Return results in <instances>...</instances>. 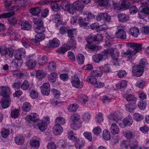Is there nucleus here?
<instances>
[{"label":"nucleus","mask_w":149,"mask_h":149,"mask_svg":"<svg viewBox=\"0 0 149 149\" xmlns=\"http://www.w3.org/2000/svg\"><path fill=\"white\" fill-rule=\"evenodd\" d=\"M128 46L134 49L133 50H128L124 52L123 54L128 56L129 60L132 59V56L135 55L138 52L141 51L142 44L134 42H130L128 43Z\"/></svg>","instance_id":"nucleus-1"},{"label":"nucleus","mask_w":149,"mask_h":149,"mask_svg":"<svg viewBox=\"0 0 149 149\" xmlns=\"http://www.w3.org/2000/svg\"><path fill=\"white\" fill-rule=\"evenodd\" d=\"M5 6L6 8H9L11 5V2L8 1V0H3ZM19 8L17 6H14L10 8H7L8 11H10L9 12L3 13L0 15V18H6L9 17L14 15L15 12L16 11L19 9Z\"/></svg>","instance_id":"nucleus-2"},{"label":"nucleus","mask_w":149,"mask_h":149,"mask_svg":"<svg viewBox=\"0 0 149 149\" xmlns=\"http://www.w3.org/2000/svg\"><path fill=\"white\" fill-rule=\"evenodd\" d=\"M132 71L134 76L137 77H140L143 73V67L141 65H134L132 68Z\"/></svg>","instance_id":"nucleus-3"},{"label":"nucleus","mask_w":149,"mask_h":149,"mask_svg":"<svg viewBox=\"0 0 149 149\" xmlns=\"http://www.w3.org/2000/svg\"><path fill=\"white\" fill-rule=\"evenodd\" d=\"M60 44V41L57 38H54L49 41L48 43L45 44L44 48H55L58 47Z\"/></svg>","instance_id":"nucleus-4"},{"label":"nucleus","mask_w":149,"mask_h":149,"mask_svg":"<svg viewBox=\"0 0 149 149\" xmlns=\"http://www.w3.org/2000/svg\"><path fill=\"white\" fill-rule=\"evenodd\" d=\"M71 83L73 86L77 88H81L83 86V84L80 81L79 78L77 76H74L72 79Z\"/></svg>","instance_id":"nucleus-5"},{"label":"nucleus","mask_w":149,"mask_h":149,"mask_svg":"<svg viewBox=\"0 0 149 149\" xmlns=\"http://www.w3.org/2000/svg\"><path fill=\"white\" fill-rule=\"evenodd\" d=\"M11 101L9 96L3 97L1 101V104L2 107L6 108L9 107Z\"/></svg>","instance_id":"nucleus-6"},{"label":"nucleus","mask_w":149,"mask_h":149,"mask_svg":"<svg viewBox=\"0 0 149 149\" xmlns=\"http://www.w3.org/2000/svg\"><path fill=\"white\" fill-rule=\"evenodd\" d=\"M51 91L54 95V98L51 100L52 103L53 105L56 106L58 103L57 99L59 97L60 95V93L57 89H52Z\"/></svg>","instance_id":"nucleus-7"},{"label":"nucleus","mask_w":149,"mask_h":149,"mask_svg":"<svg viewBox=\"0 0 149 149\" xmlns=\"http://www.w3.org/2000/svg\"><path fill=\"white\" fill-rule=\"evenodd\" d=\"M41 92L43 95H48L50 92V84L48 82L44 83L40 87Z\"/></svg>","instance_id":"nucleus-8"},{"label":"nucleus","mask_w":149,"mask_h":149,"mask_svg":"<svg viewBox=\"0 0 149 149\" xmlns=\"http://www.w3.org/2000/svg\"><path fill=\"white\" fill-rule=\"evenodd\" d=\"M77 43L76 40L74 39H70L66 44L65 45L68 50L74 49H76Z\"/></svg>","instance_id":"nucleus-9"},{"label":"nucleus","mask_w":149,"mask_h":149,"mask_svg":"<svg viewBox=\"0 0 149 149\" xmlns=\"http://www.w3.org/2000/svg\"><path fill=\"white\" fill-rule=\"evenodd\" d=\"M39 118L38 115L36 113H31L30 114L28 115L25 118L26 121L29 123L31 121L36 122Z\"/></svg>","instance_id":"nucleus-10"},{"label":"nucleus","mask_w":149,"mask_h":149,"mask_svg":"<svg viewBox=\"0 0 149 149\" xmlns=\"http://www.w3.org/2000/svg\"><path fill=\"white\" fill-rule=\"evenodd\" d=\"M97 21L104 20L106 22H109L111 20V17L109 15L106 13H100L96 18Z\"/></svg>","instance_id":"nucleus-11"},{"label":"nucleus","mask_w":149,"mask_h":149,"mask_svg":"<svg viewBox=\"0 0 149 149\" xmlns=\"http://www.w3.org/2000/svg\"><path fill=\"white\" fill-rule=\"evenodd\" d=\"M63 128L59 124H56L53 127V132L55 135L60 134L63 132Z\"/></svg>","instance_id":"nucleus-12"},{"label":"nucleus","mask_w":149,"mask_h":149,"mask_svg":"<svg viewBox=\"0 0 149 149\" xmlns=\"http://www.w3.org/2000/svg\"><path fill=\"white\" fill-rule=\"evenodd\" d=\"M37 61L33 59H29L25 62L26 66L28 69H33L37 64Z\"/></svg>","instance_id":"nucleus-13"},{"label":"nucleus","mask_w":149,"mask_h":149,"mask_svg":"<svg viewBox=\"0 0 149 149\" xmlns=\"http://www.w3.org/2000/svg\"><path fill=\"white\" fill-rule=\"evenodd\" d=\"M10 91L7 86H2L0 87V95L3 97L9 96Z\"/></svg>","instance_id":"nucleus-14"},{"label":"nucleus","mask_w":149,"mask_h":149,"mask_svg":"<svg viewBox=\"0 0 149 149\" xmlns=\"http://www.w3.org/2000/svg\"><path fill=\"white\" fill-rule=\"evenodd\" d=\"M120 113L118 112H114L109 115V119L110 120L117 122L120 118Z\"/></svg>","instance_id":"nucleus-15"},{"label":"nucleus","mask_w":149,"mask_h":149,"mask_svg":"<svg viewBox=\"0 0 149 149\" xmlns=\"http://www.w3.org/2000/svg\"><path fill=\"white\" fill-rule=\"evenodd\" d=\"M127 101L130 104H134L136 101V98L133 95H128L125 97Z\"/></svg>","instance_id":"nucleus-16"},{"label":"nucleus","mask_w":149,"mask_h":149,"mask_svg":"<svg viewBox=\"0 0 149 149\" xmlns=\"http://www.w3.org/2000/svg\"><path fill=\"white\" fill-rule=\"evenodd\" d=\"M110 130L111 132L113 135L118 134L120 132L119 127L115 123L112 124Z\"/></svg>","instance_id":"nucleus-17"},{"label":"nucleus","mask_w":149,"mask_h":149,"mask_svg":"<svg viewBox=\"0 0 149 149\" xmlns=\"http://www.w3.org/2000/svg\"><path fill=\"white\" fill-rule=\"evenodd\" d=\"M116 35L117 37L122 39H125L126 38V33L123 29H119L118 32L116 33Z\"/></svg>","instance_id":"nucleus-18"},{"label":"nucleus","mask_w":149,"mask_h":149,"mask_svg":"<svg viewBox=\"0 0 149 149\" xmlns=\"http://www.w3.org/2000/svg\"><path fill=\"white\" fill-rule=\"evenodd\" d=\"M24 138L22 135H19L15 139V141L16 144L20 145L23 144L24 141Z\"/></svg>","instance_id":"nucleus-19"},{"label":"nucleus","mask_w":149,"mask_h":149,"mask_svg":"<svg viewBox=\"0 0 149 149\" xmlns=\"http://www.w3.org/2000/svg\"><path fill=\"white\" fill-rule=\"evenodd\" d=\"M14 51V49L11 47L6 48L5 51V53L3 55L5 56L7 58H11L13 55Z\"/></svg>","instance_id":"nucleus-20"},{"label":"nucleus","mask_w":149,"mask_h":149,"mask_svg":"<svg viewBox=\"0 0 149 149\" xmlns=\"http://www.w3.org/2000/svg\"><path fill=\"white\" fill-rule=\"evenodd\" d=\"M46 76V74L42 70H38L36 72V77L39 80H41Z\"/></svg>","instance_id":"nucleus-21"},{"label":"nucleus","mask_w":149,"mask_h":149,"mask_svg":"<svg viewBox=\"0 0 149 149\" xmlns=\"http://www.w3.org/2000/svg\"><path fill=\"white\" fill-rule=\"evenodd\" d=\"M21 26V29L27 30L31 29L32 27L31 24L26 21L22 22Z\"/></svg>","instance_id":"nucleus-22"},{"label":"nucleus","mask_w":149,"mask_h":149,"mask_svg":"<svg viewBox=\"0 0 149 149\" xmlns=\"http://www.w3.org/2000/svg\"><path fill=\"white\" fill-rule=\"evenodd\" d=\"M103 56V54H100L94 55L92 57V60L95 62L98 63L102 60Z\"/></svg>","instance_id":"nucleus-23"},{"label":"nucleus","mask_w":149,"mask_h":149,"mask_svg":"<svg viewBox=\"0 0 149 149\" xmlns=\"http://www.w3.org/2000/svg\"><path fill=\"white\" fill-rule=\"evenodd\" d=\"M133 122V120L132 116H128L125 118L123 121V123L125 126L131 125Z\"/></svg>","instance_id":"nucleus-24"},{"label":"nucleus","mask_w":149,"mask_h":149,"mask_svg":"<svg viewBox=\"0 0 149 149\" xmlns=\"http://www.w3.org/2000/svg\"><path fill=\"white\" fill-rule=\"evenodd\" d=\"M11 31L10 37L13 38L15 40L19 39L21 38L20 35L16 31L14 30L12 27H10Z\"/></svg>","instance_id":"nucleus-25"},{"label":"nucleus","mask_w":149,"mask_h":149,"mask_svg":"<svg viewBox=\"0 0 149 149\" xmlns=\"http://www.w3.org/2000/svg\"><path fill=\"white\" fill-rule=\"evenodd\" d=\"M41 10V8L37 7L32 8L30 11V13L33 15L37 16L40 13Z\"/></svg>","instance_id":"nucleus-26"},{"label":"nucleus","mask_w":149,"mask_h":149,"mask_svg":"<svg viewBox=\"0 0 149 149\" xmlns=\"http://www.w3.org/2000/svg\"><path fill=\"white\" fill-rule=\"evenodd\" d=\"M45 35L43 33H37L35 35V39L33 40V41L36 43L44 39Z\"/></svg>","instance_id":"nucleus-27"},{"label":"nucleus","mask_w":149,"mask_h":149,"mask_svg":"<svg viewBox=\"0 0 149 149\" xmlns=\"http://www.w3.org/2000/svg\"><path fill=\"white\" fill-rule=\"evenodd\" d=\"M85 144V142L82 140H76L75 146L77 149H81L84 146Z\"/></svg>","instance_id":"nucleus-28"},{"label":"nucleus","mask_w":149,"mask_h":149,"mask_svg":"<svg viewBox=\"0 0 149 149\" xmlns=\"http://www.w3.org/2000/svg\"><path fill=\"white\" fill-rule=\"evenodd\" d=\"M77 100L80 102L82 103H84L85 104L86 102L88 100V97L86 95H84L81 94L78 96Z\"/></svg>","instance_id":"nucleus-29"},{"label":"nucleus","mask_w":149,"mask_h":149,"mask_svg":"<svg viewBox=\"0 0 149 149\" xmlns=\"http://www.w3.org/2000/svg\"><path fill=\"white\" fill-rule=\"evenodd\" d=\"M75 9L78 11H81L83 9L84 6L79 1H77L73 3Z\"/></svg>","instance_id":"nucleus-30"},{"label":"nucleus","mask_w":149,"mask_h":149,"mask_svg":"<svg viewBox=\"0 0 149 149\" xmlns=\"http://www.w3.org/2000/svg\"><path fill=\"white\" fill-rule=\"evenodd\" d=\"M49 80L52 82H55L58 78L57 74L55 73H52L48 75Z\"/></svg>","instance_id":"nucleus-31"},{"label":"nucleus","mask_w":149,"mask_h":149,"mask_svg":"<svg viewBox=\"0 0 149 149\" xmlns=\"http://www.w3.org/2000/svg\"><path fill=\"white\" fill-rule=\"evenodd\" d=\"M118 18L119 21L121 22H124L128 20L129 17L126 15L123 14H120L118 15Z\"/></svg>","instance_id":"nucleus-32"},{"label":"nucleus","mask_w":149,"mask_h":149,"mask_svg":"<svg viewBox=\"0 0 149 149\" xmlns=\"http://www.w3.org/2000/svg\"><path fill=\"white\" fill-rule=\"evenodd\" d=\"M76 60L79 64H83L85 60L84 56L81 54H79L76 57Z\"/></svg>","instance_id":"nucleus-33"},{"label":"nucleus","mask_w":149,"mask_h":149,"mask_svg":"<svg viewBox=\"0 0 149 149\" xmlns=\"http://www.w3.org/2000/svg\"><path fill=\"white\" fill-rule=\"evenodd\" d=\"M47 58L45 56H42L41 58H40L38 60V64L42 66H45L46 64L47 63Z\"/></svg>","instance_id":"nucleus-34"},{"label":"nucleus","mask_w":149,"mask_h":149,"mask_svg":"<svg viewBox=\"0 0 149 149\" xmlns=\"http://www.w3.org/2000/svg\"><path fill=\"white\" fill-rule=\"evenodd\" d=\"M31 108V105L30 103L26 102L24 103L22 107V109L23 111L28 112L30 110Z\"/></svg>","instance_id":"nucleus-35"},{"label":"nucleus","mask_w":149,"mask_h":149,"mask_svg":"<svg viewBox=\"0 0 149 149\" xmlns=\"http://www.w3.org/2000/svg\"><path fill=\"white\" fill-rule=\"evenodd\" d=\"M131 34L135 37H137L139 33V29L136 27H133L130 29Z\"/></svg>","instance_id":"nucleus-36"},{"label":"nucleus","mask_w":149,"mask_h":149,"mask_svg":"<svg viewBox=\"0 0 149 149\" xmlns=\"http://www.w3.org/2000/svg\"><path fill=\"white\" fill-rule=\"evenodd\" d=\"M127 82L125 80L120 81V82L116 85V87L117 89H120L122 88H124L127 86Z\"/></svg>","instance_id":"nucleus-37"},{"label":"nucleus","mask_w":149,"mask_h":149,"mask_svg":"<svg viewBox=\"0 0 149 149\" xmlns=\"http://www.w3.org/2000/svg\"><path fill=\"white\" fill-rule=\"evenodd\" d=\"M38 126L39 130L42 131H43L47 128V124L44 122L39 123Z\"/></svg>","instance_id":"nucleus-38"},{"label":"nucleus","mask_w":149,"mask_h":149,"mask_svg":"<svg viewBox=\"0 0 149 149\" xmlns=\"http://www.w3.org/2000/svg\"><path fill=\"white\" fill-rule=\"evenodd\" d=\"M19 110L17 109H14L11 111L10 116L12 118H16L19 117Z\"/></svg>","instance_id":"nucleus-39"},{"label":"nucleus","mask_w":149,"mask_h":149,"mask_svg":"<svg viewBox=\"0 0 149 149\" xmlns=\"http://www.w3.org/2000/svg\"><path fill=\"white\" fill-rule=\"evenodd\" d=\"M78 105L76 104H70L68 107L69 111L71 112H75L78 108Z\"/></svg>","instance_id":"nucleus-40"},{"label":"nucleus","mask_w":149,"mask_h":149,"mask_svg":"<svg viewBox=\"0 0 149 149\" xmlns=\"http://www.w3.org/2000/svg\"><path fill=\"white\" fill-rule=\"evenodd\" d=\"M87 81L90 83L95 86V84L97 82V79L93 76L88 77L86 79Z\"/></svg>","instance_id":"nucleus-41"},{"label":"nucleus","mask_w":149,"mask_h":149,"mask_svg":"<svg viewBox=\"0 0 149 149\" xmlns=\"http://www.w3.org/2000/svg\"><path fill=\"white\" fill-rule=\"evenodd\" d=\"M121 4H120V7L121 10L123 8L128 9L130 8V4L128 2H126L125 1L121 0Z\"/></svg>","instance_id":"nucleus-42"},{"label":"nucleus","mask_w":149,"mask_h":149,"mask_svg":"<svg viewBox=\"0 0 149 149\" xmlns=\"http://www.w3.org/2000/svg\"><path fill=\"white\" fill-rule=\"evenodd\" d=\"M33 23L36 24L38 26H43V22L41 18H36L33 19Z\"/></svg>","instance_id":"nucleus-43"},{"label":"nucleus","mask_w":149,"mask_h":149,"mask_svg":"<svg viewBox=\"0 0 149 149\" xmlns=\"http://www.w3.org/2000/svg\"><path fill=\"white\" fill-rule=\"evenodd\" d=\"M102 136L104 139L106 140H109L111 139L110 132L106 130L103 131Z\"/></svg>","instance_id":"nucleus-44"},{"label":"nucleus","mask_w":149,"mask_h":149,"mask_svg":"<svg viewBox=\"0 0 149 149\" xmlns=\"http://www.w3.org/2000/svg\"><path fill=\"white\" fill-rule=\"evenodd\" d=\"M88 43L95 41L97 39V36L95 35H90L86 38Z\"/></svg>","instance_id":"nucleus-45"},{"label":"nucleus","mask_w":149,"mask_h":149,"mask_svg":"<svg viewBox=\"0 0 149 149\" xmlns=\"http://www.w3.org/2000/svg\"><path fill=\"white\" fill-rule=\"evenodd\" d=\"M30 86V84L28 81L27 80H25L23 83H21V88L23 90H27Z\"/></svg>","instance_id":"nucleus-46"},{"label":"nucleus","mask_w":149,"mask_h":149,"mask_svg":"<svg viewBox=\"0 0 149 149\" xmlns=\"http://www.w3.org/2000/svg\"><path fill=\"white\" fill-rule=\"evenodd\" d=\"M102 74V72L100 70L97 69L91 72V74L92 76L97 77L101 76Z\"/></svg>","instance_id":"nucleus-47"},{"label":"nucleus","mask_w":149,"mask_h":149,"mask_svg":"<svg viewBox=\"0 0 149 149\" xmlns=\"http://www.w3.org/2000/svg\"><path fill=\"white\" fill-rule=\"evenodd\" d=\"M55 122L56 123H57L56 124L62 125L65 124V119L63 117H58L56 119Z\"/></svg>","instance_id":"nucleus-48"},{"label":"nucleus","mask_w":149,"mask_h":149,"mask_svg":"<svg viewBox=\"0 0 149 149\" xmlns=\"http://www.w3.org/2000/svg\"><path fill=\"white\" fill-rule=\"evenodd\" d=\"M68 50L65 45L64 46H62L61 47L58 48L56 51V52L60 54H64Z\"/></svg>","instance_id":"nucleus-49"},{"label":"nucleus","mask_w":149,"mask_h":149,"mask_svg":"<svg viewBox=\"0 0 149 149\" xmlns=\"http://www.w3.org/2000/svg\"><path fill=\"white\" fill-rule=\"evenodd\" d=\"M114 49L112 48L107 49L102 52L103 54L105 56L110 55L111 56L114 54Z\"/></svg>","instance_id":"nucleus-50"},{"label":"nucleus","mask_w":149,"mask_h":149,"mask_svg":"<svg viewBox=\"0 0 149 149\" xmlns=\"http://www.w3.org/2000/svg\"><path fill=\"white\" fill-rule=\"evenodd\" d=\"M133 116L134 119L138 121H141L144 118V116L143 115L139 113H135L134 114Z\"/></svg>","instance_id":"nucleus-51"},{"label":"nucleus","mask_w":149,"mask_h":149,"mask_svg":"<svg viewBox=\"0 0 149 149\" xmlns=\"http://www.w3.org/2000/svg\"><path fill=\"white\" fill-rule=\"evenodd\" d=\"M138 3L141 7H147L149 4V0H140Z\"/></svg>","instance_id":"nucleus-52"},{"label":"nucleus","mask_w":149,"mask_h":149,"mask_svg":"<svg viewBox=\"0 0 149 149\" xmlns=\"http://www.w3.org/2000/svg\"><path fill=\"white\" fill-rule=\"evenodd\" d=\"M48 67L49 70L53 71L55 70L56 68V63L53 61L50 62L49 63Z\"/></svg>","instance_id":"nucleus-53"},{"label":"nucleus","mask_w":149,"mask_h":149,"mask_svg":"<svg viewBox=\"0 0 149 149\" xmlns=\"http://www.w3.org/2000/svg\"><path fill=\"white\" fill-rule=\"evenodd\" d=\"M30 143L32 146L38 148L40 145L39 141L33 139L30 141Z\"/></svg>","instance_id":"nucleus-54"},{"label":"nucleus","mask_w":149,"mask_h":149,"mask_svg":"<svg viewBox=\"0 0 149 149\" xmlns=\"http://www.w3.org/2000/svg\"><path fill=\"white\" fill-rule=\"evenodd\" d=\"M35 31L37 33H42L45 31V28L43 26H37L35 29Z\"/></svg>","instance_id":"nucleus-55"},{"label":"nucleus","mask_w":149,"mask_h":149,"mask_svg":"<svg viewBox=\"0 0 149 149\" xmlns=\"http://www.w3.org/2000/svg\"><path fill=\"white\" fill-rule=\"evenodd\" d=\"M70 119L73 122L79 121L80 116L77 114L74 113L70 117Z\"/></svg>","instance_id":"nucleus-56"},{"label":"nucleus","mask_w":149,"mask_h":149,"mask_svg":"<svg viewBox=\"0 0 149 149\" xmlns=\"http://www.w3.org/2000/svg\"><path fill=\"white\" fill-rule=\"evenodd\" d=\"M138 146V142L137 141H131L129 142V146L131 149H135Z\"/></svg>","instance_id":"nucleus-57"},{"label":"nucleus","mask_w":149,"mask_h":149,"mask_svg":"<svg viewBox=\"0 0 149 149\" xmlns=\"http://www.w3.org/2000/svg\"><path fill=\"white\" fill-rule=\"evenodd\" d=\"M85 48L86 49H89L92 51H96L97 49V47L95 45H93L90 43H88L85 46Z\"/></svg>","instance_id":"nucleus-58"},{"label":"nucleus","mask_w":149,"mask_h":149,"mask_svg":"<svg viewBox=\"0 0 149 149\" xmlns=\"http://www.w3.org/2000/svg\"><path fill=\"white\" fill-rule=\"evenodd\" d=\"M125 107L126 110L130 112H133L136 109V107L130 104H125Z\"/></svg>","instance_id":"nucleus-59"},{"label":"nucleus","mask_w":149,"mask_h":149,"mask_svg":"<svg viewBox=\"0 0 149 149\" xmlns=\"http://www.w3.org/2000/svg\"><path fill=\"white\" fill-rule=\"evenodd\" d=\"M1 134L3 137L6 138L9 134V131L8 129H3L1 130Z\"/></svg>","instance_id":"nucleus-60"},{"label":"nucleus","mask_w":149,"mask_h":149,"mask_svg":"<svg viewBox=\"0 0 149 149\" xmlns=\"http://www.w3.org/2000/svg\"><path fill=\"white\" fill-rule=\"evenodd\" d=\"M123 133L124 136L128 139H131L133 136V133L130 131L125 132Z\"/></svg>","instance_id":"nucleus-61"},{"label":"nucleus","mask_w":149,"mask_h":149,"mask_svg":"<svg viewBox=\"0 0 149 149\" xmlns=\"http://www.w3.org/2000/svg\"><path fill=\"white\" fill-rule=\"evenodd\" d=\"M102 70L104 72H109L111 71L110 67L108 64H105L102 66Z\"/></svg>","instance_id":"nucleus-62"},{"label":"nucleus","mask_w":149,"mask_h":149,"mask_svg":"<svg viewBox=\"0 0 149 149\" xmlns=\"http://www.w3.org/2000/svg\"><path fill=\"white\" fill-rule=\"evenodd\" d=\"M74 31L72 29H68L67 30V33L68 37L70 38V39H75L74 36Z\"/></svg>","instance_id":"nucleus-63"},{"label":"nucleus","mask_w":149,"mask_h":149,"mask_svg":"<svg viewBox=\"0 0 149 149\" xmlns=\"http://www.w3.org/2000/svg\"><path fill=\"white\" fill-rule=\"evenodd\" d=\"M22 41L23 45L26 48L29 46L30 44L29 41L25 38H22Z\"/></svg>","instance_id":"nucleus-64"}]
</instances>
